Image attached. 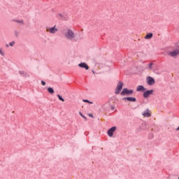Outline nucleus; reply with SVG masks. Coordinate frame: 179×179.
<instances>
[{
  "instance_id": "4be33fe9",
  "label": "nucleus",
  "mask_w": 179,
  "mask_h": 179,
  "mask_svg": "<svg viewBox=\"0 0 179 179\" xmlns=\"http://www.w3.org/2000/svg\"><path fill=\"white\" fill-rule=\"evenodd\" d=\"M152 66H153V63H150V64H149V69L150 70V69H152Z\"/></svg>"
},
{
  "instance_id": "9d476101",
  "label": "nucleus",
  "mask_w": 179,
  "mask_h": 179,
  "mask_svg": "<svg viewBox=\"0 0 179 179\" xmlns=\"http://www.w3.org/2000/svg\"><path fill=\"white\" fill-rule=\"evenodd\" d=\"M78 66H80V68H85L87 71L89 70V66H87L86 63H80L78 64Z\"/></svg>"
},
{
  "instance_id": "b1692460",
  "label": "nucleus",
  "mask_w": 179,
  "mask_h": 179,
  "mask_svg": "<svg viewBox=\"0 0 179 179\" xmlns=\"http://www.w3.org/2000/svg\"><path fill=\"white\" fill-rule=\"evenodd\" d=\"M41 84H42L43 86H45V82L41 81Z\"/></svg>"
},
{
  "instance_id": "1a4fd4ad",
  "label": "nucleus",
  "mask_w": 179,
  "mask_h": 179,
  "mask_svg": "<svg viewBox=\"0 0 179 179\" xmlns=\"http://www.w3.org/2000/svg\"><path fill=\"white\" fill-rule=\"evenodd\" d=\"M142 115H143V117L149 118V117H152V112H150V110L147 109L142 113Z\"/></svg>"
},
{
  "instance_id": "f257e3e1",
  "label": "nucleus",
  "mask_w": 179,
  "mask_h": 179,
  "mask_svg": "<svg viewBox=\"0 0 179 179\" xmlns=\"http://www.w3.org/2000/svg\"><path fill=\"white\" fill-rule=\"evenodd\" d=\"M64 36H65L66 38H67V40H73V38H75V34L71 29H68L65 32Z\"/></svg>"
},
{
  "instance_id": "2eb2a0df",
  "label": "nucleus",
  "mask_w": 179,
  "mask_h": 179,
  "mask_svg": "<svg viewBox=\"0 0 179 179\" xmlns=\"http://www.w3.org/2000/svg\"><path fill=\"white\" fill-rule=\"evenodd\" d=\"M19 73L21 75V76H25L26 78L29 77V75L26 73V71H20Z\"/></svg>"
},
{
  "instance_id": "20e7f679",
  "label": "nucleus",
  "mask_w": 179,
  "mask_h": 179,
  "mask_svg": "<svg viewBox=\"0 0 179 179\" xmlns=\"http://www.w3.org/2000/svg\"><path fill=\"white\" fill-rule=\"evenodd\" d=\"M122 86H124V83H122V81H120L115 90V94H120V92L122 90Z\"/></svg>"
},
{
  "instance_id": "412c9836",
  "label": "nucleus",
  "mask_w": 179,
  "mask_h": 179,
  "mask_svg": "<svg viewBox=\"0 0 179 179\" xmlns=\"http://www.w3.org/2000/svg\"><path fill=\"white\" fill-rule=\"evenodd\" d=\"M0 54L1 55H2L3 57V55H5V52H3V51H2V49H0Z\"/></svg>"
},
{
  "instance_id": "393cba45",
  "label": "nucleus",
  "mask_w": 179,
  "mask_h": 179,
  "mask_svg": "<svg viewBox=\"0 0 179 179\" xmlns=\"http://www.w3.org/2000/svg\"><path fill=\"white\" fill-rule=\"evenodd\" d=\"M79 115H80V117H83V116H84L83 114H82L80 112H79Z\"/></svg>"
},
{
  "instance_id": "bb28decb",
  "label": "nucleus",
  "mask_w": 179,
  "mask_h": 179,
  "mask_svg": "<svg viewBox=\"0 0 179 179\" xmlns=\"http://www.w3.org/2000/svg\"><path fill=\"white\" fill-rule=\"evenodd\" d=\"M89 117H93V115L89 114Z\"/></svg>"
},
{
  "instance_id": "5701e85b",
  "label": "nucleus",
  "mask_w": 179,
  "mask_h": 179,
  "mask_svg": "<svg viewBox=\"0 0 179 179\" xmlns=\"http://www.w3.org/2000/svg\"><path fill=\"white\" fill-rule=\"evenodd\" d=\"M82 118H83L85 121H87V117H86V116L84 115Z\"/></svg>"
},
{
  "instance_id": "a211bd4d",
  "label": "nucleus",
  "mask_w": 179,
  "mask_h": 179,
  "mask_svg": "<svg viewBox=\"0 0 179 179\" xmlns=\"http://www.w3.org/2000/svg\"><path fill=\"white\" fill-rule=\"evenodd\" d=\"M57 97L59 99V100H60L61 101H65V99H64V98H62V96L59 94H57Z\"/></svg>"
},
{
  "instance_id": "c85d7f7f",
  "label": "nucleus",
  "mask_w": 179,
  "mask_h": 179,
  "mask_svg": "<svg viewBox=\"0 0 179 179\" xmlns=\"http://www.w3.org/2000/svg\"><path fill=\"white\" fill-rule=\"evenodd\" d=\"M178 179H179V177H178Z\"/></svg>"
},
{
  "instance_id": "a878e982",
  "label": "nucleus",
  "mask_w": 179,
  "mask_h": 179,
  "mask_svg": "<svg viewBox=\"0 0 179 179\" xmlns=\"http://www.w3.org/2000/svg\"><path fill=\"white\" fill-rule=\"evenodd\" d=\"M6 47L7 48H9V45L6 44Z\"/></svg>"
},
{
  "instance_id": "39448f33",
  "label": "nucleus",
  "mask_w": 179,
  "mask_h": 179,
  "mask_svg": "<svg viewBox=\"0 0 179 179\" xmlns=\"http://www.w3.org/2000/svg\"><path fill=\"white\" fill-rule=\"evenodd\" d=\"M133 94H134L133 90H128L127 88H124L121 92L122 96L129 95Z\"/></svg>"
},
{
  "instance_id": "ddd939ff",
  "label": "nucleus",
  "mask_w": 179,
  "mask_h": 179,
  "mask_svg": "<svg viewBox=\"0 0 179 179\" xmlns=\"http://www.w3.org/2000/svg\"><path fill=\"white\" fill-rule=\"evenodd\" d=\"M152 37H153V34L152 33H148L145 35V40H150V38H152Z\"/></svg>"
},
{
  "instance_id": "aec40b11",
  "label": "nucleus",
  "mask_w": 179,
  "mask_h": 179,
  "mask_svg": "<svg viewBox=\"0 0 179 179\" xmlns=\"http://www.w3.org/2000/svg\"><path fill=\"white\" fill-rule=\"evenodd\" d=\"M15 41H12V42H10V43H9V45H10V47H13V45H15Z\"/></svg>"
},
{
  "instance_id": "f8f14e48",
  "label": "nucleus",
  "mask_w": 179,
  "mask_h": 179,
  "mask_svg": "<svg viewBox=\"0 0 179 179\" xmlns=\"http://www.w3.org/2000/svg\"><path fill=\"white\" fill-rule=\"evenodd\" d=\"M59 18L62 19V20H68V17L65 14H59Z\"/></svg>"
},
{
  "instance_id": "dca6fc26",
  "label": "nucleus",
  "mask_w": 179,
  "mask_h": 179,
  "mask_svg": "<svg viewBox=\"0 0 179 179\" xmlns=\"http://www.w3.org/2000/svg\"><path fill=\"white\" fill-rule=\"evenodd\" d=\"M48 92L50 93V94H54V89H52V87H48Z\"/></svg>"
},
{
  "instance_id": "cd10ccee",
  "label": "nucleus",
  "mask_w": 179,
  "mask_h": 179,
  "mask_svg": "<svg viewBox=\"0 0 179 179\" xmlns=\"http://www.w3.org/2000/svg\"><path fill=\"white\" fill-rule=\"evenodd\" d=\"M114 108H115L114 106L111 107V110H114Z\"/></svg>"
},
{
  "instance_id": "0eeeda50",
  "label": "nucleus",
  "mask_w": 179,
  "mask_h": 179,
  "mask_svg": "<svg viewBox=\"0 0 179 179\" xmlns=\"http://www.w3.org/2000/svg\"><path fill=\"white\" fill-rule=\"evenodd\" d=\"M115 131H117V127H113L112 128H110L108 131V136H110L111 138L113 136V135H114V132H115Z\"/></svg>"
},
{
  "instance_id": "f3484780",
  "label": "nucleus",
  "mask_w": 179,
  "mask_h": 179,
  "mask_svg": "<svg viewBox=\"0 0 179 179\" xmlns=\"http://www.w3.org/2000/svg\"><path fill=\"white\" fill-rule=\"evenodd\" d=\"M13 22H16L17 23H20V24H24V21H23V20H14Z\"/></svg>"
},
{
  "instance_id": "423d86ee",
  "label": "nucleus",
  "mask_w": 179,
  "mask_h": 179,
  "mask_svg": "<svg viewBox=\"0 0 179 179\" xmlns=\"http://www.w3.org/2000/svg\"><path fill=\"white\" fill-rule=\"evenodd\" d=\"M146 82L149 86H153L155 83V79L152 77H148L146 78Z\"/></svg>"
},
{
  "instance_id": "7ed1b4c3",
  "label": "nucleus",
  "mask_w": 179,
  "mask_h": 179,
  "mask_svg": "<svg viewBox=\"0 0 179 179\" xmlns=\"http://www.w3.org/2000/svg\"><path fill=\"white\" fill-rule=\"evenodd\" d=\"M167 55L172 57L173 58L177 57V55H179V49H176L173 51L168 52Z\"/></svg>"
},
{
  "instance_id": "6e6552de",
  "label": "nucleus",
  "mask_w": 179,
  "mask_h": 179,
  "mask_svg": "<svg viewBox=\"0 0 179 179\" xmlns=\"http://www.w3.org/2000/svg\"><path fill=\"white\" fill-rule=\"evenodd\" d=\"M152 94H153V90L145 91L143 93V97L145 99H148V97H149V96H152Z\"/></svg>"
},
{
  "instance_id": "f03ea898",
  "label": "nucleus",
  "mask_w": 179,
  "mask_h": 179,
  "mask_svg": "<svg viewBox=\"0 0 179 179\" xmlns=\"http://www.w3.org/2000/svg\"><path fill=\"white\" fill-rule=\"evenodd\" d=\"M45 30L47 33H49V34H55V33H57L58 31V29H57L56 26H54L52 27H46Z\"/></svg>"
},
{
  "instance_id": "6ab92c4d",
  "label": "nucleus",
  "mask_w": 179,
  "mask_h": 179,
  "mask_svg": "<svg viewBox=\"0 0 179 179\" xmlns=\"http://www.w3.org/2000/svg\"><path fill=\"white\" fill-rule=\"evenodd\" d=\"M84 103H89L90 104H93V102H90L89 100L87 99H83Z\"/></svg>"
},
{
  "instance_id": "9b49d317",
  "label": "nucleus",
  "mask_w": 179,
  "mask_h": 179,
  "mask_svg": "<svg viewBox=\"0 0 179 179\" xmlns=\"http://www.w3.org/2000/svg\"><path fill=\"white\" fill-rule=\"evenodd\" d=\"M145 90H146V88L143 85H138L136 88V92H145Z\"/></svg>"
},
{
  "instance_id": "4468645a",
  "label": "nucleus",
  "mask_w": 179,
  "mask_h": 179,
  "mask_svg": "<svg viewBox=\"0 0 179 179\" xmlns=\"http://www.w3.org/2000/svg\"><path fill=\"white\" fill-rule=\"evenodd\" d=\"M124 100H127L128 101H136V98H133V97H126L124 98Z\"/></svg>"
}]
</instances>
